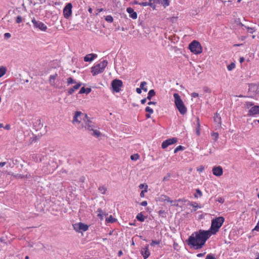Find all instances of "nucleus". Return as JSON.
Wrapping results in <instances>:
<instances>
[{"label":"nucleus","mask_w":259,"mask_h":259,"mask_svg":"<svg viewBox=\"0 0 259 259\" xmlns=\"http://www.w3.org/2000/svg\"><path fill=\"white\" fill-rule=\"evenodd\" d=\"M210 236L209 231L199 230L192 234L188 239L187 243L195 249H201Z\"/></svg>","instance_id":"f257e3e1"},{"label":"nucleus","mask_w":259,"mask_h":259,"mask_svg":"<svg viewBox=\"0 0 259 259\" xmlns=\"http://www.w3.org/2000/svg\"><path fill=\"white\" fill-rule=\"evenodd\" d=\"M225 219L223 217H218L211 221L210 228L208 230H207L210 233V236L215 234L219 231Z\"/></svg>","instance_id":"f03ea898"},{"label":"nucleus","mask_w":259,"mask_h":259,"mask_svg":"<svg viewBox=\"0 0 259 259\" xmlns=\"http://www.w3.org/2000/svg\"><path fill=\"white\" fill-rule=\"evenodd\" d=\"M82 125L85 130L89 132H93L92 136L99 137L101 135V132L96 129L95 124L88 117L85 119Z\"/></svg>","instance_id":"7ed1b4c3"},{"label":"nucleus","mask_w":259,"mask_h":259,"mask_svg":"<svg viewBox=\"0 0 259 259\" xmlns=\"http://www.w3.org/2000/svg\"><path fill=\"white\" fill-rule=\"evenodd\" d=\"M108 62L103 60L97 64H95L91 68V72L93 76L97 75L104 72L105 68L107 66Z\"/></svg>","instance_id":"20e7f679"},{"label":"nucleus","mask_w":259,"mask_h":259,"mask_svg":"<svg viewBox=\"0 0 259 259\" xmlns=\"http://www.w3.org/2000/svg\"><path fill=\"white\" fill-rule=\"evenodd\" d=\"M175 105L181 114H185L187 112V108L185 107L180 96L178 93L174 94Z\"/></svg>","instance_id":"39448f33"},{"label":"nucleus","mask_w":259,"mask_h":259,"mask_svg":"<svg viewBox=\"0 0 259 259\" xmlns=\"http://www.w3.org/2000/svg\"><path fill=\"white\" fill-rule=\"evenodd\" d=\"M189 49L192 53L195 55L199 54L202 52L201 45L197 40L192 41L189 45Z\"/></svg>","instance_id":"423d86ee"},{"label":"nucleus","mask_w":259,"mask_h":259,"mask_svg":"<svg viewBox=\"0 0 259 259\" xmlns=\"http://www.w3.org/2000/svg\"><path fill=\"white\" fill-rule=\"evenodd\" d=\"M87 117L88 115L86 114H83L80 111H76L72 122L73 123L75 122L80 123L83 121V122Z\"/></svg>","instance_id":"0eeeda50"},{"label":"nucleus","mask_w":259,"mask_h":259,"mask_svg":"<svg viewBox=\"0 0 259 259\" xmlns=\"http://www.w3.org/2000/svg\"><path fill=\"white\" fill-rule=\"evenodd\" d=\"M111 85L113 90L116 93H118L120 91L121 88L123 85L122 81L117 79H114L112 81Z\"/></svg>","instance_id":"6e6552de"},{"label":"nucleus","mask_w":259,"mask_h":259,"mask_svg":"<svg viewBox=\"0 0 259 259\" xmlns=\"http://www.w3.org/2000/svg\"><path fill=\"white\" fill-rule=\"evenodd\" d=\"M72 5L71 3H68L64 8L63 10V16L65 18L68 19L72 15Z\"/></svg>","instance_id":"1a4fd4ad"},{"label":"nucleus","mask_w":259,"mask_h":259,"mask_svg":"<svg viewBox=\"0 0 259 259\" xmlns=\"http://www.w3.org/2000/svg\"><path fill=\"white\" fill-rule=\"evenodd\" d=\"M74 229L77 232L87 231L89 229V226L82 223H78L73 225Z\"/></svg>","instance_id":"9d476101"},{"label":"nucleus","mask_w":259,"mask_h":259,"mask_svg":"<svg viewBox=\"0 0 259 259\" xmlns=\"http://www.w3.org/2000/svg\"><path fill=\"white\" fill-rule=\"evenodd\" d=\"M178 142L177 138H172L164 141L161 145V147L163 149H165L168 146L174 144Z\"/></svg>","instance_id":"9b49d317"},{"label":"nucleus","mask_w":259,"mask_h":259,"mask_svg":"<svg viewBox=\"0 0 259 259\" xmlns=\"http://www.w3.org/2000/svg\"><path fill=\"white\" fill-rule=\"evenodd\" d=\"M34 27L39 28L42 31H46L47 29V26L41 22L37 21L34 18L32 20Z\"/></svg>","instance_id":"f8f14e48"},{"label":"nucleus","mask_w":259,"mask_h":259,"mask_svg":"<svg viewBox=\"0 0 259 259\" xmlns=\"http://www.w3.org/2000/svg\"><path fill=\"white\" fill-rule=\"evenodd\" d=\"M259 114V106L254 105L250 108L248 111V115L254 116Z\"/></svg>","instance_id":"ddd939ff"},{"label":"nucleus","mask_w":259,"mask_h":259,"mask_svg":"<svg viewBox=\"0 0 259 259\" xmlns=\"http://www.w3.org/2000/svg\"><path fill=\"white\" fill-rule=\"evenodd\" d=\"M141 253L144 259H147L150 256V252L148 244H146L144 247L142 248Z\"/></svg>","instance_id":"4468645a"},{"label":"nucleus","mask_w":259,"mask_h":259,"mask_svg":"<svg viewBox=\"0 0 259 259\" xmlns=\"http://www.w3.org/2000/svg\"><path fill=\"white\" fill-rule=\"evenodd\" d=\"M212 174L217 177L221 176L223 174V168L221 166H214L212 168Z\"/></svg>","instance_id":"2eb2a0df"},{"label":"nucleus","mask_w":259,"mask_h":259,"mask_svg":"<svg viewBox=\"0 0 259 259\" xmlns=\"http://www.w3.org/2000/svg\"><path fill=\"white\" fill-rule=\"evenodd\" d=\"M126 12L130 14V17L131 18L133 19H136L137 18V13L135 12L134 10L132 8L128 7L126 9Z\"/></svg>","instance_id":"dca6fc26"},{"label":"nucleus","mask_w":259,"mask_h":259,"mask_svg":"<svg viewBox=\"0 0 259 259\" xmlns=\"http://www.w3.org/2000/svg\"><path fill=\"white\" fill-rule=\"evenodd\" d=\"M97 57V55L95 54H89L84 57L85 62H92L95 58Z\"/></svg>","instance_id":"f3484780"},{"label":"nucleus","mask_w":259,"mask_h":259,"mask_svg":"<svg viewBox=\"0 0 259 259\" xmlns=\"http://www.w3.org/2000/svg\"><path fill=\"white\" fill-rule=\"evenodd\" d=\"M57 77H58V74L57 73L50 75V76L49 77V82L50 84H51V85H52L53 87L56 86L55 80L56 79Z\"/></svg>","instance_id":"a211bd4d"},{"label":"nucleus","mask_w":259,"mask_h":259,"mask_svg":"<svg viewBox=\"0 0 259 259\" xmlns=\"http://www.w3.org/2000/svg\"><path fill=\"white\" fill-rule=\"evenodd\" d=\"M154 3L160 4V5L163 6L164 8H166V7H167L169 5V0H154Z\"/></svg>","instance_id":"6ab92c4d"},{"label":"nucleus","mask_w":259,"mask_h":259,"mask_svg":"<svg viewBox=\"0 0 259 259\" xmlns=\"http://www.w3.org/2000/svg\"><path fill=\"white\" fill-rule=\"evenodd\" d=\"M81 83L80 82L77 83L73 87L68 90V93L69 95H72L75 91L78 90L81 86Z\"/></svg>","instance_id":"aec40b11"},{"label":"nucleus","mask_w":259,"mask_h":259,"mask_svg":"<svg viewBox=\"0 0 259 259\" xmlns=\"http://www.w3.org/2000/svg\"><path fill=\"white\" fill-rule=\"evenodd\" d=\"M188 204L193 207L194 211H196L198 208H201V206L196 202L189 201Z\"/></svg>","instance_id":"412c9836"},{"label":"nucleus","mask_w":259,"mask_h":259,"mask_svg":"<svg viewBox=\"0 0 259 259\" xmlns=\"http://www.w3.org/2000/svg\"><path fill=\"white\" fill-rule=\"evenodd\" d=\"M196 122H197V127L196 128V133L198 136H199L200 135V120L198 117L196 118Z\"/></svg>","instance_id":"4be33fe9"},{"label":"nucleus","mask_w":259,"mask_h":259,"mask_svg":"<svg viewBox=\"0 0 259 259\" xmlns=\"http://www.w3.org/2000/svg\"><path fill=\"white\" fill-rule=\"evenodd\" d=\"M214 121L215 122L218 123L219 125H221V117L218 113H216L214 114Z\"/></svg>","instance_id":"5701e85b"},{"label":"nucleus","mask_w":259,"mask_h":259,"mask_svg":"<svg viewBox=\"0 0 259 259\" xmlns=\"http://www.w3.org/2000/svg\"><path fill=\"white\" fill-rule=\"evenodd\" d=\"M161 199H162L164 201H167L170 203L172 202H176V201H173L170 200V198L165 195H162L161 196Z\"/></svg>","instance_id":"b1692460"},{"label":"nucleus","mask_w":259,"mask_h":259,"mask_svg":"<svg viewBox=\"0 0 259 259\" xmlns=\"http://www.w3.org/2000/svg\"><path fill=\"white\" fill-rule=\"evenodd\" d=\"M14 177L16 178V179H27V178H29L30 177V176L29 175H21V174H17V175H15L14 176Z\"/></svg>","instance_id":"393cba45"},{"label":"nucleus","mask_w":259,"mask_h":259,"mask_svg":"<svg viewBox=\"0 0 259 259\" xmlns=\"http://www.w3.org/2000/svg\"><path fill=\"white\" fill-rule=\"evenodd\" d=\"M155 92L154 91V90H151L149 91V93L148 94V96H147V99L148 100H151L152 97H153L154 96H155Z\"/></svg>","instance_id":"a878e982"},{"label":"nucleus","mask_w":259,"mask_h":259,"mask_svg":"<svg viewBox=\"0 0 259 259\" xmlns=\"http://www.w3.org/2000/svg\"><path fill=\"white\" fill-rule=\"evenodd\" d=\"M136 219L140 221V222H144L145 219V217L143 215L142 212L139 213L137 216Z\"/></svg>","instance_id":"bb28decb"},{"label":"nucleus","mask_w":259,"mask_h":259,"mask_svg":"<svg viewBox=\"0 0 259 259\" xmlns=\"http://www.w3.org/2000/svg\"><path fill=\"white\" fill-rule=\"evenodd\" d=\"M241 25L242 26H244L246 28V29H247L248 32H249V33H253L256 30L255 28L254 27H249L248 26H246L242 24H241Z\"/></svg>","instance_id":"cd10ccee"},{"label":"nucleus","mask_w":259,"mask_h":259,"mask_svg":"<svg viewBox=\"0 0 259 259\" xmlns=\"http://www.w3.org/2000/svg\"><path fill=\"white\" fill-rule=\"evenodd\" d=\"M7 71V69L5 67L2 66L0 67V78L4 76Z\"/></svg>","instance_id":"c85d7f7f"},{"label":"nucleus","mask_w":259,"mask_h":259,"mask_svg":"<svg viewBox=\"0 0 259 259\" xmlns=\"http://www.w3.org/2000/svg\"><path fill=\"white\" fill-rule=\"evenodd\" d=\"M98 190L100 192H101L102 194H105L107 191V189L103 186H100L98 188Z\"/></svg>","instance_id":"c756f323"},{"label":"nucleus","mask_w":259,"mask_h":259,"mask_svg":"<svg viewBox=\"0 0 259 259\" xmlns=\"http://www.w3.org/2000/svg\"><path fill=\"white\" fill-rule=\"evenodd\" d=\"M147 84V82L146 81H142L140 84V88L142 90H143L145 92L147 91V88H145V86Z\"/></svg>","instance_id":"7c9ffc66"},{"label":"nucleus","mask_w":259,"mask_h":259,"mask_svg":"<svg viewBox=\"0 0 259 259\" xmlns=\"http://www.w3.org/2000/svg\"><path fill=\"white\" fill-rule=\"evenodd\" d=\"M105 19L106 21L109 23L113 22V18L111 15H107L105 17Z\"/></svg>","instance_id":"2f4dec72"},{"label":"nucleus","mask_w":259,"mask_h":259,"mask_svg":"<svg viewBox=\"0 0 259 259\" xmlns=\"http://www.w3.org/2000/svg\"><path fill=\"white\" fill-rule=\"evenodd\" d=\"M140 158V156L138 154H134L131 156V159L132 160L136 161L139 159Z\"/></svg>","instance_id":"473e14b6"},{"label":"nucleus","mask_w":259,"mask_h":259,"mask_svg":"<svg viewBox=\"0 0 259 259\" xmlns=\"http://www.w3.org/2000/svg\"><path fill=\"white\" fill-rule=\"evenodd\" d=\"M67 83L68 85H70L73 83H76V81L73 80L72 77H69L67 79Z\"/></svg>","instance_id":"72a5a7b5"},{"label":"nucleus","mask_w":259,"mask_h":259,"mask_svg":"<svg viewBox=\"0 0 259 259\" xmlns=\"http://www.w3.org/2000/svg\"><path fill=\"white\" fill-rule=\"evenodd\" d=\"M155 4L154 3V0H149V2H148V6H150L153 9L155 8Z\"/></svg>","instance_id":"f704fd0d"},{"label":"nucleus","mask_w":259,"mask_h":259,"mask_svg":"<svg viewBox=\"0 0 259 259\" xmlns=\"http://www.w3.org/2000/svg\"><path fill=\"white\" fill-rule=\"evenodd\" d=\"M147 188H148V186L146 185L145 186V190H142L141 192V193H140V196H141V197H142V198L144 197V196H145V193L147 192Z\"/></svg>","instance_id":"c9c22d12"},{"label":"nucleus","mask_w":259,"mask_h":259,"mask_svg":"<svg viewBox=\"0 0 259 259\" xmlns=\"http://www.w3.org/2000/svg\"><path fill=\"white\" fill-rule=\"evenodd\" d=\"M235 64L234 63H231L227 66V69L229 71H231L232 69L235 68Z\"/></svg>","instance_id":"e433bc0d"},{"label":"nucleus","mask_w":259,"mask_h":259,"mask_svg":"<svg viewBox=\"0 0 259 259\" xmlns=\"http://www.w3.org/2000/svg\"><path fill=\"white\" fill-rule=\"evenodd\" d=\"M168 20L172 23L176 22L178 19V17H171L167 18Z\"/></svg>","instance_id":"4c0bfd02"},{"label":"nucleus","mask_w":259,"mask_h":259,"mask_svg":"<svg viewBox=\"0 0 259 259\" xmlns=\"http://www.w3.org/2000/svg\"><path fill=\"white\" fill-rule=\"evenodd\" d=\"M184 150V147L182 146H178L174 150V153H176L177 152H178L180 150Z\"/></svg>","instance_id":"58836bf2"},{"label":"nucleus","mask_w":259,"mask_h":259,"mask_svg":"<svg viewBox=\"0 0 259 259\" xmlns=\"http://www.w3.org/2000/svg\"><path fill=\"white\" fill-rule=\"evenodd\" d=\"M245 106L247 108H249L251 107H252V106H253L254 104H253V103L251 102H246L245 103Z\"/></svg>","instance_id":"ea45409f"},{"label":"nucleus","mask_w":259,"mask_h":259,"mask_svg":"<svg viewBox=\"0 0 259 259\" xmlns=\"http://www.w3.org/2000/svg\"><path fill=\"white\" fill-rule=\"evenodd\" d=\"M115 219L113 218L112 215H110L108 219H106L107 222L113 223L115 222Z\"/></svg>","instance_id":"a19ab883"},{"label":"nucleus","mask_w":259,"mask_h":259,"mask_svg":"<svg viewBox=\"0 0 259 259\" xmlns=\"http://www.w3.org/2000/svg\"><path fill=\"white\" fill-rule=\"evenodd\" d=\"M145 111L147 112H148L150 114H152L154 112L152 108H151L150 107H147L145 108Z\"/></svg>","instance_id":"79ce46f5"},{"label":"nucleus","mask_w":259,"mask_h":259,"mask_svg":"<svg viewBox=\"0 0 259 259\" xmlns=\"http://www.w3.org/2000/svg\"><path fill=\"white\" fill-rule=\"evenodd\" d=\"M22 21V18L20 16H18L16 17V22L17 23H20Z\"/></svg>","instance_id":"37998d69"},{"label":"nucleus","mask_w":259,"mask_h":259,"mask_svg":"<svg viewBox=\"0 0 259 259\" xmlns=\"http://www.w3.org/2000/svg\"><path fill=\"white\" fill-rule=\"evenodd\" d=\"M159 243H160L159 241L152 240L151 243H150V245L152 246H154L155 245H156V244L157 245V244H159Z\"/></svg>","instance_id":"c03bdc74"},{"label":"nucleus","mask_w":259,"mask_h":259,"mask_svg":"<svg viewBox=\"0 0 259 259\" xmlns=\"http://www.w3.org/2000/svg\"><path fill=\"white\" fill-rule=\"evenodd\" d=\"M219 134L218 133H213L212 136L214 137V141H216L219 138Z\"/></svg>","instance_id":"a18cd8bd"},{"label":"nucleus","mask_w":259,"mask_h":259,"mask_svg":"<svg viewBox=\"0 0 259 259\" xmlns=\"http://www.w3.org/2000/svg\"><path fill=\"white\" fill-rule=\"evenodd\" d=\"M205 259H215V257L211 254H208L206 256Z\"/></svg>","instance_id":"49530a36"},{"label":"nucleus","mask_w":259,"mask_h":259,"mask_svg":"<svg viewBox=\"0 0 259 259\" xmlns=\"http://www.w3.org/2000/svg\"><path fill=\"white\" fill-rule=\"evenodd\" d=\"M85 90H86V88H85L84 87H82V88L80 89V91H79V94H83V93H85Z\"/></svg>","instance_id":"de8ad7c7"},{"label":"nucleus","mask_w":259,"mask_h":259,"mask_svg":"<svg viewBox=\"0 0 259 259\" xmlns=\"http://www.w3.org/2000/svg\"><path fill=\"white\" fill-rule=\"evenodd\" d=\"M139 5L141 6L145 7L148 6V2H142L139 3Z\"/></svg>","instance_id":"09e8293b"},{"label":"nucleus","mask_w":259,"mask_h":259,"mask_svg":"<svg viewBox=\"0 0 259 259\" xmlns=\"http://www.w3.org/2000/svg\"><path fill=\"white\" fill-rule=\"evenodd\" d=\"M198 96H199L198 94L197 93H195V92L192 93V94H191V96L193 98L198 97Z\"/></svg>","instance_id":"8fccbe9b"},{"label":"nucleus","mask_w":259,"mask_h":259,"mask_svg":"<svg viewBox=\"0 0 259 259\" xmlns=\"http://www.w3.org/2000/svg\"><path fill=\"white\" fill-rule=\"evenodd\" d=\"M196 193L197 194H198V195H199L200 197L202 196V192L199 189H197L196 190Z\"/></svg>","instance_id":"3c124183"},{"label":"nucleus","mask_w":259,"mask_h":259,"mask_svg":"<svg viewBox=\"0 0 259 259\" xmlns=\"http://www.w3.org/2000/svg\"><path fill=\"white\" fill-rule=\"evenodd\" d=\"M218 201L221 203H223L224 202V199L222 197H220L218 198Z\"/></svg>","instance_id":"603ef678"},{"label":"nucleus","mask_w":259,"mask_h":259,"mask_svg":"<svg viewBox=\"0 0 259 259\" xmlns=\"http://www.w3.org/2000/svg\"><path fill=\"white\" fill-rule=\"evenodd\" d=\"M140 204L143 206H146L147 205V202L146 201H144L142 202Z\"/></svg>","instance_id":"864d4df0"},{"label":"nucleus","mask_w":259,"mask_h":259,"mask_svg":"<svg viewBox=\"0 0 259 259\" xmlns=\"http://www.w3.org/2000/svg\"><path fill=\"white\" fill-rule=\"evenodd\" d=\"M205 254V252L199 253L197 254V256L199 257H202V256H203Z\"/></svg>","instance_id":"5fc2aeb1"},{"label":"nucleus","mask_w":259,"mask_h":259,"mask_svg":"<svg viewBox=\"0 0 259 259\" xmlns=\"http://www.w3.org/2000/svg\"><path fill=\"white\" fill-rule=\"evenodd\" d=\"M5 38H10L11 37V34L9 33H6L4 34Z\"/></svg>","instance_id":"6e6d98bb"},{"label":"nucleus","mask_w":259,"mask_h":259,"mask_svg":"<svg viewBox=\"0 0 259 259\" xmlns=\"http://www.w3.org/2000/svg\"><path fill=\"white\" fill-rule=\"evenodd\" d=\"M204 167L202 166H200V167L199 168H198L197 170L198 171H199L200 172H202L204 170Z\"/></svg>","instance_id":"4d7b16f0"},{"label":"nucleus","mask_w":259,"mask_h":259,"mask_svg":"<svg viewBox=\"0 0 259 259\" xmlns=\"http://www.w3.org/2000/svg\"><path fill=\"white\" fill-rule=\"evenodd\" d=\"M4 128L7 130H10L11 128V126L9 124H7Z\"/></svg>","instance_id":"13d9d810"},{"label":"nucleus","mask_w":259,"mask_h":259,"mask_svg":"<svg viewBox=\"0 0 259 259\" xmlns=\"http://www.w3.org/2000/svg\"><path fill=\"white\" fill-rule=\"evenodd\" d=\"M147 98H144L142 100H141V102L142 104H144L146 102V101H147Z\"/></svg>","instance_id":"bf43d9fd"},{"label":"nucleus","mask_w":259,"mask_h":259,"mask_svg":"<svg viewBox=\"0 0 259 259\" xmlns=\"http://www.w3.org/2000/svg\"><path fill=\"white\" fill-rule=\"evenodd\" d=\"M141 89H141V88H137L136 92H137V93L141 94L142 93Z\"/></svg>","instance_id":"052dcab7"},{"label":"nucleus","mask_w":259,"mask_h":259,"mask_svg":"<svg viewBox=\"0 0 259 259\" xmlns=\"http://www.w3.org/2000/svg\"><path fill=\"white\" fill-rule=\"evenodd\" d=\"M85 93L87 94H89L91 92V89L90 88H86Z\"/></svg>","instance_id":"680f3d73"},{"label":"nucleus","mask_w":259,"mask_h":259,"mask_svg":"<svg viewBox=\"0 0 259 259\" xmlns=\"http://www.w3.org/2000/svg\"><path fill=\"white\" fill-rule=\"evenodd\" d=\"M148 105H155L156 104V102H152V101H150L148 103Z\"/></svg>","instance_id":"e2e57ef3"},{"label":"nucleus","mask_w":259,"mask_h":259,"mask_svg":"<svg viewBox=\"0 0 259 259\" xmlns=\"http://www.w3.org/2000/svg\"><path fill=\"white\" fill-rule=\"evenodd\" d=\"M239 61L241 63H243L244 61V58L243 57H241Z\"/></svg>","instance_id":"0e129e2a"},{"label":"nucleus","mask_w":259,"mask_h":259,"mask_svg":"<svg viewBox=\"0 0 259 259\" xmlns=\"http://www.w3.org/2000/svg\"><path fill=\"white\" fill-rule=\"evenodd\" d=\"M6 163L5 162H0V166H1V167L4 166V165H5Z\"/></svg>","instance_id":"69168bd1"},{"label":"nucleus","mask_w":259,"mask_h":259,"mask_svg":"<svg viewBox=\"0 0 259 259\" xmlns=\"http://www.w3.org/2000/svg\"><path fill=\"white\" fill-rule=\"evenodd\" d=\"M98 13H97V14H98L99 13H100L101 12H102L103 11V9H98L97 10Z\"/></svg>","instance_id":"338daca9"},{"label":"nucleus","mask_w":259,"mask_h":259,"mask_svg":"<svg viewBox=\"0 0 259 259\" xmlns=\"http://www.w3.org/2000/svg\"><path fill=\"white\" fill-rule=\"evenodd\" d=\"M151 114L150 113H148V114H146V118H150L151 117V115H150Z\"/></svg>","instance_id":"774afa93"}]
</instances>
